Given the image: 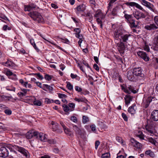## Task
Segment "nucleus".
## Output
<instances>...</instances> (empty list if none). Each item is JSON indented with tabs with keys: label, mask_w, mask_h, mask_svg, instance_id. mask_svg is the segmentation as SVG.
Here are the masks:
<instances>
[{
	"label": "nucleus",
	"mask_w": 158,
	"mask_h": 158,
	"mask_svg": "<svg viewBox=\"0 0 158 158\" xmlns=\"http://www.w3.org/2000/svg\"><path fill=\"white\" fill-rule=\"evenodd\" d=\"M28 15L34 20L37 21L38 23L44 22V19L40 14L37 11H33L28 14Z\"/></svg>",
	"instance_id": "obj_1"
},
{
	"label": "nucleus",
	"mask_w": 158,
	"mask_h": 158,
	"mask_svg": "<svg viewBox=\"0 0 158 158\" xmlns=\"http://www.w3.org/2000/svg\"><path fill=\"white\" fill-rule=\"evenodd\" d=\"M131 35L130 34H123L119 42L117 44V46L119 47L121 49H125V46L124 42H127L128 40V38Z\"/></svg>",
	"instance_id": "obj_2"
},
{
	"label": "nucleus",
	"mask_w": 158,
	"mask_h": 158,
	"mask_svg": "<svg viewBox=\"0 0 158 158\" xmlns=\"http://www.w3.org/2000/svg\"><path fill=\"white\" fill-rule=\"evenodd\" d=\"M154 19L156 24L152 23L147 25L144 27L145 29L149 31H155L158 29V16H155Z\"/></svg>",
	"instance_id": "obj_3"
},
{
	"label": "nucleus",
	"mask_w": 158,
	"mask_h": 158,
	"mask_svg": "<svg viewBox=\"0 0 158 158\" xmlns=\"http://www.w3.org/2000/svg\"><path fill=\"white\" fill-rule=\"evenodd\" d=\"M14 149L21 153L25 158H30V154L28 151L23 147L15 145L13 146Z\"/></svg>",
	"instance_id": "obj_4"
},
{
	"label": "nucleus",
	"mask_w": 158,
	"mask_h": 158,
	"mask_svg": "<svg viewBox=\"0 0 158 158\" xmlns=\"http://www.w3.org/2000/svg\"><path fill=\"white\" fill-rule=\"evenodd\" d=\"M73 128L76 134L79 135L80 137L83 139H85L86 138V137L84 133L82 132L77 126L73 125Z\"/></svg>",
	"instance_id": "obj_5"
},
{
	"label": "nucleus",
	"mask_w": 158,
	"mask_h": 158,
	"mask_svg": "<svg viewBox=\"0 0 158 158\" xmlns=\"http://www.w3.org/2000/svg\"><path fill=\"white\" fill-rule=\"evenodd\" d=\"M8 148L2 147L0 148V157L5 158L8 155Z\"/></svg>",
	"instance_id": "obj_6"
},
{
	"label": "nucleus",
	"mask_w": 158,
	"mask_h": 158,
	"mask_svg": "<svg viewBox=\"0 0 158 158\" xmlns=\"http://www.w3.org/2000/svg\"><path fill=\"white\" fill-rule=\"evenodd\" d=\"M142 70L140 67L135 68L133 69V72L136 76L143 77L144 76V74L142 73Z\"/></svg>",
	"instance_id": "obj_7"
},
{
	"label": "nucleus",
	"mask_w": 158,
	"mask_h": 158,
	"mask_svg": "<svg viewBox=\"0 0 158 158\" xmlns=\"http://www.w3.org/2000/svg\"><path fill=\"white\" fill-rule=\"evenodd\" d=\"M122 89L123 90L124 92L128 93L130 94L131 92H132L134 94L136 93L137 92L136 90L134 89V88L131 85H128V87L125 88L123 86H122Z\"/></svg>",
	"instance_id": "obj_8"
},
{
	"label": "nucleus",
	"mask_w": 158,
	"mask_h": 158,
	"mask_svg": "<svg viewBox=\"0 0 158 158\" xmlns=\"http://www.w3.org/2000/svg\"><path fill=\"white\" fill-rule=\"evenodd\" d=\"M38 132L34 131L33 130L29 131L26 134V138L28 139L31 138L33 137L35 138L38 137L37 136Z\"/></svg>",
	"instance_id": "obj_9"
},
{
	"label": "nucleus",
	"mask_w": 158,
	"mask_h": 158,
	"mask_svg": "<svg viewBox=\"0 0 158 158\" xmlns=\"http://www.w3.org/2000/svg\"><path fill=\"white\" fill-rule=\"evenodd\" d=\"M123 33L122 31L120 30H115L114 33V36L116 40H120Z\"/></svg>",
	"instance_id": "obj_10"
},
{
	"label": "nucleus",
	"mask_w": 158,
	"mask_h": 158,
	"mask_svg": "<svg viewBox=\"0 0 158 158\" xmlns=\"http://www.w3.org/2000/svg\"><path fill=\"white\" fill-rule=\"evenodd\" d=\"M125 4L128 6H135L137 8L142 10L143 11H145V10L142 8L140 5L136 2H128L125 3Z\"/></svg>",
	"instance_id": "obj_11"
},
{
	"label": "nucleus",
	"mask_w": 158,
	"mask_h": 158,
	"mask_svg": "<svg viewBox=\"0 0 158 158\" xmlns=\"http://www.w3.org/2000/svg\"><path fill=\"white\" fill-rule=\"evenodd\" d=\"M139 56L143 59L145 61H148L149 60V57L147 56L146 53L143 51H139L137 52Z\"/></svg>",
	"instance_id": "obj_12"
},
{
	"label": "nucleus",
	"mask_w": 158,
	"mask_h": 158,
	"mask_svg": "<svg viewBox=\"0 0 158 158\" xmlns=\"http://www.w3.org/2000/svg\"><path fill=\"white\" fill-rule=\"evenodd\" d=\"M37 136H38V137L36 138L38 139H40L42 141H43L44 142L47 141V135H46L45 134H44V133H39L38 132Z\"/></svg>",
	"instance_id": "obj_13"
},
{
	"label": "nucleus",
	"mask_w": 158,
	"mask_h": 158,
	"mask_svg": "<svg viewBox=\"0 0 158 158\" xmlns=\"http://www.w3.org/2000/svg\"><path fill=\"white\" fill-rule=\"evenodd\" d=\"M133 15L137 19H139L141 18H144L146 17V15L143 13L138 11H136L135 13H134Z\"/></svg>",
	"instance_id": "obj_14"
},
{
	"label": "nucleus",
	"mask_w": 158,
	"mask_h": 158,
	"mask_svg": "<svg viewBox=\"0 0 158 158\" xmlns=\"http://www.w3.org/2000/svg\"><path fill=\"white\" fill-rule=\"evenodd\" d=\"M132 145L137 148L140 149L142 146V144L136 141L134 139L131 138L130 140Z\"/></svg>",
	"instance_id": "obj_15"
},
{
	"label": "nucleus",
	"mask_w": 158,
	"mask_h": 158,
	"mask_svg": "<svg viewBox=\"0 0 158 158\" xmlns=\"http://www.w3.org/2000/svg\"><path fill=\"white\" fill-rule=\"evenodd\" d=\"M136 107L135 104H133L132 105L129 107L128 110V111L131 114H134L136 113Z\"/></svg>",
	"instance_id": "obj_16"
},
{
	"label": "nucleus",
	"mask_w": 158,
	"mask_h": 158,
	"mask_svg": "<svg viewBox=\"0 0 158 158\" xmlns=\"http://www.w3.org/2000/svg\"><path fill=\"white\" fill-rule=\"evenodd\" d=\"M151 118L154 121H158V110H154L152 112L151 114Z\"/></svg>",
	"instance_id": "obj_17"
},
{
	"label": "nucleus",
	"mask_w": 158,
	"mask_h": 158,
	"mask_svg": "<svg viewBox=\"0 0 158 158\" xmlns=\"http://www.w3.org/2000/svg\"><path fill=\"white\" fill-rule=\"evenodd\" d=\"M140 2L142 4L151 10H153L152 9L153 6L150 2H147L145 0H140Z\"/></svg>",
	"instance_id": "obj_18"
},
{
	"label": "nucleus",
	"mask_w": 158,
	"mask_h": 158,
	"mask_svg": "<svg viewBox=\"0 0 158 158\" xmlns=\"http://www.w3.org/2000/svg\"><path fill=\"white\" fill-rule=\"evenodd\" d=\"M134 74L133 72L131 70L127 72V76L128 79L131 81H133L134 79Z\"/></svg>",
	"instance_id": "obj_19"
},
{
	"label": "nucleus",
	"mask_w": 158,
	"mask_h": 158,
	"mask_svg": "<svg viewBox=\"0 0 158 158\" xmlns=\"http://www.w3.org/2000/svg\"><path fill=\"white\" fill-rule=\"evenodd\" d=\"M36 5L33 4H31L29 5L24 6V10L25 11H30L33 10L36 7Z\"/></svg>",
	"instance_id": "obj_20"
},
{
	"label": "nucleus",
	"mask_w": 158,
	"mask_h": 158,
	"mask_svg": "<svg viewBox=\"0 0 158 158\" xmlns=\"http://www.w3.org/2000/svg\"><path fill=\"white\" fill-rule=\"evenodd\" d=\"M3 64L5 66L10 68H13L15 66V64L12 61L9 60H8L6 62L3 63Z\"/></svg>",
	"instance_id": "obj_21"
},
{
	"label": "nucleus",
	"mask_w": 158,
	"mask_h": 158,
	"mask_svg": "<svg viewBox=\"0 0 158 158\" xmlns=\"http://www.w3.org/2000/svg\"><path fill=\"white\" fill-rule=\"evenodd\" d=\"M85 5L84 4H81L78 6L76 8V9L77 12V13H78V12L79 13L80 12H83L85 10Z\"/></svg>",
	"instance_id": "obj_22"
},
{
	"label": "nucleus",
	"mask_w": 158,
	"mask_h": 158,
	"mask_svg": "<svg viewBox=\"0 0 158 158\" xmlns=\"http://www.w3.org/2000/svg\"><path fill=\"white\" fill-rule=\"evenodd\" d=\"M94 17L98 18H100L102 19H104L105 18V16L103 15L102 13L100 10H98L96 11L95 15Z\"/></svg>",
	"instance_id": "obj_23"
},
{
	"label": "nucleus",
	"mask_w": 158,
	"mask_h": 158,
	"mask_svg": "<svg viewBox=\"0 0 158 158\" xmlns=\"http://www.w3.org/2000/svg\"><path fill=\"white\" fill-rule=\"evenodd\" d=\"M42 89L45 91H47L48 89L51 91L53 89V88L52 87L47 84H43Z\"/></svg>",
	"instance_id": "obj_24"
},
{
	"label": "nucleus",
	"mask_w": 158,
	"mask_h": 158,
	"mask_svg": "<svg viewBox=\"0 0 158 158\" xmlns=\"http://www.w3.org/2000/svg\"><path fill=\"white\" fill-rule=\"evenodd\" d=\"M132 97L131 96L129 95H126L125 98V104L126 105L129 104L132 100Z\"/></svg>",
	"instance_id": "obj_25"
},
{
	"label": "nucleus",
	"mask_w": 158,
	"mask_h": 158,
	"mask_svg": "<svg viewBox=\"0 0 158 158\" xmlns=\"http://www.w3.org/2000/svg\"><path fill=\"white\" fill-rule=\"evenodd\" d=\"M76 36L79 39V40L78 41V43L80 46H81V43H82L83 39V36L81 34H76Z\"/></svg>",
	"instance_id": "obj_26"
},
{
	"label": "nucleus",
	"mask_w": 158,
	"mask_h": 158,
	"mask_svg": "<svg viewBox=\"0 0 158 158\" xmlns=\"http://www.w3.org/2000/svg\"><path fill=\"white\" fill-rule=\"evenodd\" d=\"M74 100L78 102H82L86 103L87 101V99H86L85 98L82 97L80 98H74Z\"/></svg>",
	"instance_id": "obj_27"
},
{
	"label": "nucleus",
	"mask_w": 158,
	"mask_h": 158,
	"mask_svg": "<svg viewBox=\"0 0 158 158\" xmlns=\"http://www.w3.org/2000/svg\"><path fill=\"white\" fill-rule=\"evenodd\" d=\"M145 154L147 155H149L152 157H153L155 156V155L153 152L151 150H148L146 151Z\"/></svg>",
	"instance_id": "obj_28"
},
{
	"label": "nucleus",
	"mask_w": 158,
	"mask_h": 158,
	"mask_svg": "<svg viewBox=\"0 0 158 158\" xmlns=\"http://www.w3.org/2000/svg\"><path fill=\"white\" fill-rule=\"evenodd\" d=\"M62 107L64 111L65 112H67L69 111H70V109L68 105L64 104L62 105Z\"/></svg>",
	"instance_id": "obj_29"
},
{
	"label": "nucleus",
	"mask_w": 158,
	"mask_h": 158,
	"mask_svg": "<svg viewBox=\"0 0 158 158\" xmlns=\"http://www.w3.org/2000/svg\"><path fill=\"white\" fill-rule=\"evenodd\" d=\"M124 17L126 19L128 22L131 21L132 19V15L125 14L124 15Z\"/></svg>",
	"instance_id": "obj_30"
},
{
	"label": "nucleus",
	"mask_w": 158,
	"mask_h": 158,
	"mask_svg": "<svg viewBox=\"0 0 158 158\" xmlns=\"http://www.w3.org/2000/svg\"><path fill=\"white\" fill-rule=\"evenodd\" d=\"M68 106L70 109V111H73L75 108V105L73 103H69L68 104Z\"/></svg>",
	"instance_id": "obj_31"
},
{
	"label": "nucleus",
	"mask_w": 158,
	"mask_h": 158,
	"mask_svg": "<svg viewBox=\"0 0 158 158\" xmlns=\"http://www.w3.org/2000/svg\"><path fill=\"white\" fill-rule=\"evenodd\" d=\"M146 128L147 130L150 133H153V128L151 127V126H150L149 125H147V126L146 127Z\"/></svg>",
	"instance_id": "obj_32"
},
{
	"label": "nucleus",
	"mask_w": 158,
	"mask_h": 158,
	"mask_svg": "<svg viewBox=\"0 0 158 158\" xmlns=\"http://www.w3.org/2000/svg\"><path fill=\"white\" fill-rule=\"evenodd\" d=\"M65 133L68 135L71 136L73 135L72 132L66 127L64 129Z\"/></svg>",
	"instance_id": "obj_33"
},
{
	"label": "nucleus",
	"mask_w": 158,
	"mask_h": 158,
	"mask_svg": "<svg viewBox=\"0 0 158 158\" xmlns=\"http://www.w3.org/2000/svg\"><path fill=\"white\" fill-rule=\"evenodd\" d=\"M30 42L35 49H38L36 45L35 42L34 40L33 39H31L30 40Z\"/></svg>",
	"instance_id": "obj_34"
},
{
	"label": "nucleus",
	"mask_w": 158,
	"mask_h": 158,
	"mask_svg": "<svg viewBox=\"0 0 158 158\" xmlns=\"http://www.w3.org/2000/svg\"><path fill=\"white\" fill-rule=\"evenodd\" d=\"M43 39H44L46 41H48V42L51 43L52 44H53L54 46L56 47L57 48L59 49H62L61 48L60 46H59L57 45L56 44H55L52 41H51L48 40H46V39H45V38H44V37H43Z\"/></svg>",
	"instance_id": "obj_35"
},
{
	"label": "nucleus",
	"mask_w": 158,
	"mask_h": 158,
	"mask_svg": "<svg viewBox=\"0 0 158 158\" xmlns=\"http://www.w3.org/2000/svg\"><path fill=\"white\" fill-rule=\"evenodd\" d=\"M51 124L53 126L52 127L53 131H55L57 130V127L56 128H55L54 126L58 127L59 126L58 124L57 123H55V122L53 121L52 122Z\"/></svg>",
	"instance_id": "obj_36"
},
{
	"label": "nucleus",
	"mask_w": 158,
	"mask_h": 158,
	"mask_svg": "<svg viewBox=\"0 0 158 158\" xmlns=\"http://www.w3.org/2000/svg\"><path fill=\"white\" fill-rule=\"evenodd\" d=\"M130 23V27H137V25H135V21L133 20H132L131 21L129 22Z\"/></svg>",
	"instance_id": "obj_37"
},
{
	"label": "nucleus",
	"mask_w": 158,
	"mask_h": 158,
	"mask_svg": "<svg viewBox=\"0 0 158 158\" xmlns=\"http://www.w3.org/2000/svg\"><path fill=\"white\" fill-rule=\"evenodd\" d=\"M89 121L88 118L86 116H83L82 117V122L85 123Z\"/></svg>",
	"instance_id": "obj_38"
},
{
	"label": "nucleus",
	"mask_w": 158,
	"mask_h": 158,
	"mask_svg": "<svg viewBox=\"0 0 158 158\" xmlns=\"http://www.w3.org/2000/svg\"><path fill=\"white\" fill-rule=\"evenodd\" d=\"M116 140L118 142V145H119V144H122L123 143V141L122 138L120 137H119L117 136L116 137Z\"/></svg>",
	"instance_id": "obj_39"
},
{
	"label": "nucleus",
	"mask_w": 158,
	"mask_h": 158,
	"mask_svg": "<svg viewBox=\"0 0 158 158\" xmlns=\"http://www.w3.org/2000/svg\"><path fill=\"white\" fill-rule=\"evenodd\" d=\"M66 83H67L66 87L68 89L70 90H72L73 89V86L69 82H67Z\"/></svg>",
	"instance_id": "obj_40"
},
{
	"label": "nucleus",
	"mask_w": 158,
	"mask_h": 158,
	"mask_svg": "<svg viewBox=\"0 0 158 158\" xmlns=\"http://www.w3.org/2000/svg\"><path fill=\"white\" fill-rule=\"evenodd\" d=\"M34 105L37 106H40L41 105L42 103L40 101L38 100H35L33 102Z\"/></svg>",
	"instance_id": "obj_41"
},
{
	"label": "nucleus",
	"mask_w": 158,
	"mask_h": 158,
	"mask_svg": "<svg viewBox=\"0 0 158 158\" xmlns=\"http://www.w3.org/2000/svg\"><path fill=\"white\" fill-rule=\"evenodd\" d=\"M45 79L48 81H50L52 79V76L48 74H46L44 76Z\"/></svg>",
	"instance_id": "obj_42"
},
{
	"label": "nucleus",
	"mask_w": 158,
	"mask_h": 158,
	"mask_svg": "<svg viewBox=\"0 0 158 158\" xmlns=\"http://www.w3.org/2000/svg\"><path fill=\"white\" fill-rule=\"evenodd\" d=\"M6 89L7 90L15 91V88L12 86H11L10 87H6Z\"/></svg>",
	"instance_id": "obj_43"
},
{
	"label": "nucleus",
	"mask_w": 158,
	"mask_h": 158,
	"mask_svg": "<svg viewBox=\"0 0 158 158\" xmlns=\"http://www.w3.org/2000/svg\"><path fill=\"white\" fill-rule=\"evenodd\" d=\"M102 19H101L100 18H98L97 19L96 21L98 24H100V27L101 28L102 27Z\"/></svg>",
	"instance_id": "obj_44"
},
{
	"label": "nucleus",
	"mask_w": 158,
	"mask_h": 158,
	"mask_svg": "<svg viewBox=\"0 0 158 158\" xmlns=\"http://www.w3.org/2000/svg\"><path fill=\"white\" fill-rule=\"evenodd\" d=\"M110 154L107 152L103 154L102 156V158H108L110 156Z\"/></svg>",
	"instance_id": "obj_45"
},
{
	"label": "nucleus",
	"mask_w": 158,
	"mask_h": 158,
	"mask_svg": "<svg viewBox=\"0 0 158 158\" xmlns=\"http://www.w3.org/2000/svg\"><path fill=\"white\" fill-rule=\"evenodd\" d=\"M117 9L116 8H114L111 13V15L113 16H117V14L116 13Z\"/></svg>",
	"instance_id": "obj_46"
},
{
	"label": "nucleus",
	"mask_w": 158,
	"mask_h": 158,
	"mask_svg": "<svg viewBox=\"0 0 158 158\" xmlns=\"http://www.w3.org/2000/svg\"><path fill=\"white\" fill-rule=\"evenodd\" d=\"M13 74V73L10 70H7L5 73V74L9 77L12 76Z\"/></svg>",
	"instance_id": "obj_47"
},
{
	"label": "nucleus",
	"mask_w": 158,
	"mask_h": 158,
	"mask_svg": "<svg viewBox=\"0 0 158 158\" xmlns=\"http://www.w3.org/2000/svg\"><path fill=\"white\" fill-rule=\"evenodd\" d=\"M58 96L60 98H66L67 97V95H66L62 94L59 93L58 94Z\"/></svg>",
	"instance_id": "obj_48"
},
{
	"label": "nucleus",
	"mask_w": 158,
	"mask_h": 158,
	"mask_svg": "<svg viewBox=\"0 0 158 158\" xmlns=\"http://www.w3.org/2000/svg\"><path fill=\"white\" fill-rule=\"evenodd\" d=\"M9 78L15 81L17 80L18 79L16 75L15 74L12 75V77H9Z\"/></svg>",
	"instance_id": "obj_49"
},
{
	"label": "nucleus",
	"mask_w": 158,
	"mask_h": 158,
	"mask_svg": "<svg viewBox=\"0 0 158 158\" xmlns=\"http://www.w3.org/2000/svg\"><path fill=\"white\" fill-rule=\"evenodd\" d=\"M61 40V41L64 43L67 44H69V41L67 39L65 38H62Z\"/></svg>",
	"instance_id": "obj_50"
},
{
	"label": "nucleus",
	"mask_w": 158,
	"mask_h": 158,
	"mask_svg": "<svg viewBox=\"0 0 158 158\" xmlns=\"http://www.w3.org/2000/svg\"><path fill=\"white\" fill-rule=\"evenodd\" d=\"M122 116L125 121H127L128 120V118L126 114L123 113L122 114Z\"/></svg>",
	"instance_id": "obj_51"
},
{
	"label": "nucleus",
	"mask_w": 158,
	"mask_h": 158,
	"mask_svg": "<svg viewBox=\"0 0 158 158\" xmlns=\"http://www.w3.org/2000/svg\"><path fill=\"white\" fill-rule=\"evenodd\" d=\"M75 88V90L78 92H81L82 91V89L78 86H76Z\"/></svg>",
	"instance_id": "obj_52"
},
{
	"label": "nucleus",
	"mask_w": 158,
	"mask_h": 158,
	"mask_svg": "<svg viewBox=\"0 0 158 158\" xmlns=\"http://www.w3.org/2000/svg\"><path fill=\"white\" fill-rule=\"evenodd\" d=\"M5 113L7 115H10L12 113L11 110L9 109L6 110L4 111Z\"/></svg>",
	"instance_id": "obj_53"
},
{
	"label": "nucleus",
	"mask_w": 158,
	"mask_h": 158,
	"mask_svg": "<svg viewBox=\"0 0 158 158\" xmlns=\"http://www.w3.org/2000/svg\"><path fill=\"white\" fill-rule=\"evenodd\" d=\"M90 127L93 132H95L96 130V127L95 125H92Z\"/></svg>",
	"instance_id": "obj_54"
},
{
	"label": "nucleus",
	"mask_w": 158,
	"mask_h": 158,
	"mask_svg": "<svg viewBox=\"0 0 158 158\" xmlns=\"http://www.w3.org/2000/svg\"><path fill=\"white\" fill-rule=\"evenodd\" d=\"M71 120L73 122L76 123L77 122V119L76 117L73 116L71 117Z\"/></svg>",
	"instance_id": "obj_55"
},
{
	"label": "nucleus",
	"mask_w": 158,
	"mask_h": 158,
	"mask_svg": "<svg viewBox=\"0 0 158 158\" xmlns=\"http://www.w3.org/2000/svg\"><path fill=\"white\" fill-rule=\"evenodd\" d=\"M100 144V142L99 141H98V140L96 141L95 142V148L96 149H97L98 146Z\"/></svg>",
	"instance_id": "obj_56"
},
{
	"label": "nucleus",
	"mask_w": 158,
	"mask_h": 158,
	"mask_svg": "<svg viewBox=\"0 0 158 158\" xmlns=\"http://www.w3.org/2000/svg\"><path fill=\"white\" fill-rule=\"evenodd\" d=\"M35 74L37 75L38 78L42 80L44 78L43 76L41 75L40 73Z\"/></svg>",
	"instance_id": "obj_57"
},
{
	"label": "nucleus",
	"mask_w": 158,
	"mask_h": 158,
	"mask_svg": "<svg viewBox=\"0 0 158 158\" xmlns=\"http://www.w3.org/2000/svg\"><path fill=\"white\" fill-rule=\"evenodd\" d=\"M50 144H54L55 142L52 139H47V141Z\"/></svg>",
	"instance_id": "obj_58"
},
{
	"label": "nucleus",
	"mask_w": 158,
	"mask_h": 158,
	"mask_svg": "<svg viewBox=\"0 0 158 158\" xmlns=\"http://www.w3.org/2000/svg\"><path fill=\"white\" fill-rule=\"evenodd\" d=\"M139 134L137 135L141 139H143V136L144 135L143 134V133L141 132H139Z\"/></svg>",
	"instance_id": "obj_59"
},
{
	"label": "nucleus",
	"mask_w": 158,
	"mask_h": 158,
	"mask_svg": "<svg viewBox=\"0 0 158 158\" xmlns=\"http://www.w3.org/2000/svg\"><path fill=\"white\" fill-rule=\"evenodd\" d=\"M74 31H76V34H80V29L79 28H75L74 30Z\"/></svg>",
	"instance_id": "obj_60"
},
{
	"label": "nucleus",
	"mask_w": 158,
	"mask_h": 158,
	"mask_svg": "<svg viewBox=\"0 0 158 158\" xmlns=\"http://www.w3.org/2000/svg\"><path fill=\"white\" fill-rule=\"evenodd\" d=\"M94 68L97 71H98L99 70V67L97 64H94Z\"/></svg>",
	"instance_id": "obj_61"
},
{
	"label": "nucleus",
	"mask_w": 158,
	"mask_h": 158,
	"mask_svg": "<svg viewBox=\"0 0 158 158\" xmlns=\"http://www.w3.org/2000/svg\"><path fill=\"white\" fill-rule=\"evenodd\" d=\"M153 98L152 97H149L147 100V103L149 104L150 102L152 101V99Z\"/></svg>",
	"instance_id": "obj_62"
},
{
	"label": "nucleus",
	"mask_w": 158,
	"mask_h": 158,
	"mask_svg": "<svg viewBox=\"0 0 158 158\" xmlns=\"http://www.w3.org/2000/svg\"><path fill=\"white\" fill-rule=\"evenodd\" d=\"M18 95L19 96V97H23L24 96H25V93H23V92H19L18 94Z\"/></svg>",
	"instance_id": "obj_63"
},
{
	"label": "nucleus",
	"mask_w": 158,
	"mask_h": 158,
	"mask_svg": "<svg viewBox=\"0 0 158 158\" xmlns=\"http://www.w3.org/2000/svg\"><path fill=\"white\" fill-rule=\"evenodd\" d=\"M36 84L37 86L40 88H42V85L41 83L39 82H36Z\"/></svg>",
	"instance_id": "obj_64"
}]
</instances>
